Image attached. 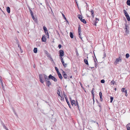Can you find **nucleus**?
<instances>
[{
  "label": "nucleus",
  "mask_w": 130,
  "mask_h": 130,
  "mask_svg": "<svg viewBox=\"0 0 130 130\" xmlns=\"http://www.w3.org/2000/svg\"><path fill=\"white\" fill-rule=\"evenodd\" d=\"M39 80L40 82L42 84L44 83V81L43 80V77L44 78L45 81L46 82V86L48 87H50V85H51V84L50 81L48 78L47 76L44 74H40L39 75Z\"/></svg>",
  "instance_id": "1"
},
{
  "label": "nucleus",
  "mask_w": 130,
  "mask_h": 130,
  "mask_svg": "<svg viewBox=\"0 0 130 130\" xmlns=\"http://www.w3.org/2000/svg\"><path fill=\"white\" fill-rule=\"evenodd\" d=\"M49 79H51L54 80L55 82L57 81V79L53 76H52L51 74H50L48 77Z\"/></svg>",
  "instance_id": "2"
},
{
  "label": "nucleus",
  "mask_w": 130,
  "mask_h": 130,
  "mask_svg": "<svg viewBox=\"0 0 130 130\" xmlns=\"http://www.w3.org/2000/svg\"><path fill=\"white\" fill-rule=\"evenodd\" d=\"M122 61V58L120 56L118 58L116 59V60L115 62V64H118L119 62H121Z\"/></svg>",
  "instance_id": "3"
},
{
  "label": "nucleus",
  "mask_w": 130,
  "mask_h": 130,
  "mask_svg": "<svg viewBox=\"0 0 130 130\" xmlns=\"http://www.w3.org/2000/svg\"><path fill=\"white\" fill-rule=\"evenodd\" d=\"M59 56L60 57H63L64 55V51L62 50H60L59 51Z\"/></svg>",
  "instance_id": "4"
},
{
  "label": "nucleus",
  "mask_w": 130,
  "mask_h": 130,
  "mask_svg": "<svg viewBox=\"0 0 130 130\" xmlns=\"http://www.w3.org/2000/svg\"><path fill=\"white\" fill-rule=\"evenodd\" d=\"M62 74L64 78L66 79H67L68 77L67 75L64 71H63L62 72Z\"/></svg>",
  "instance_id": "5"
},
{
  "label": "nucleus",
  "mask_w": 130,
  "mask_h": 130,
  "mask_svg": "<svg viewBox=\"0 0 130 130\" xmlns=\"http://www.w3.org/2000/svg\"><path fill=\"white\" fill-rule=\"evenodd\" d=\"M41 40L42 42H45L46 41V38L44 35H43L42 36Z\"/></svg>",
  "instance_id": "6"
},
{
  "label": "nucleus",
  "mask_w": 130,
  "mask_h": 130,
  "mask_svg": "<svg viewBox=\"0 0 130 130\" xmlns=\"http://www.w3.org/2000/svg\"><path fill=\"white\" fill-rule=\"evenodd\" d=\"M65 99H66V101L67 104H68V105L69 106V107L70 108H71V105H70V103H69V102L68 101L67 97H65Z\"/></svg>",
  "instance_id": "7"
},
{
  "label": "nucleus",
  "mask_w": 130,
  "mask_h": 130,
  "mask_svg": "<svg viewBox=\"0 0 130 130\" xmlns=\"http://www.w3.org/2000/svg\"><path fill=\"white\" fill-rule=\"evenodd\" d=\"M99 95H100V100L101 101H102L103 99L102 98V92H99Z\"/></svg>",
  "instance_id": "8"
},
{
  "label": "nucleus",
  "mask_w": 130,
  "mask_h": 130,
  "mask_svg": "<svg viewBox=\"0 0 130 130\" xmlns=\"http://www.w3.org/2000/svg\"><path fill=\"white\" fill-rule=\"evenodd\" d=\"M43 29L45 34H46L47 32H48L47 29L45 26H44L43 27Z\"/></svg>",
  "instance_id": "9"
},
{
  "label": "nucleus",
  "mask_w": 130,
  "mask_h": 130,
  "mask_svg": "<svg viewBox=\"0 0 130 130\" xmlns=\"http://www.w3.org/2000/svg\"><path fill=\"white\" fill-rule=\"evenodd\" d=\"M125 16L126 17L127 20L128 21H130V18L128 14L127 15H125Z\"/></svg>",
  "instance_id": "10"
},
{
  "label": "nucleus",
  "mask_w": 130,
  "mask_h": 130,
  "mask_svg": "<svg viewBox=\"0 0 130 130\" xmlns=\"http://www.w3.org/2000/svg\"><path fill=\"white\" fill-rule=\"evenodd\" d=\"M6 10L7 12L9 13L10 12V7H7L6 8Z\"/></svg>",
  "instance_id": "11"
},
{
  "label": "nucleus",
  "mask_w": 130,
  "mask_h": 130,
  "mask_svg": "<svg viewBox=\"0 0 130 130\" xmlns=\"http://www.w3.org/2000/svg\"><path fill=\"white\" fill-rule=\"evenodd\" d=\"M84 61L85 63L87 65H89L88 61L87 59H85L84 60Z\"/></svg>",
  "instance_id": "12"
},
{
  "label": "nucleus",
  "mask_w": 130,
  "mask_h": 130,
  "mask_svg": "<svg viewBox=\"0 0 130 130\" xmlns=\"http://www.w3.org/2000/svg\"><path fill=\"white\" fill-rule=\"evenodd\" d=\"M64 67L65 68L67 67V64L64 63L63 60L61 61Z\"/></svg>",
  "instance_id": "13"
},
{
  "label": "nucleus",
  "mask_w": 130,
  "mask_h": 130,
  "mask_svg": "<svg viewBox=\"0 0 130 130\" xmlns=\"http://www.w3.org/2000/svg\"><path fill=\"white\" fill-rule=\"evenodd\" d=\"M75 101L74 100H71V105L73 106V105L75 104Z\"/></svg>",
  "instance_id": "14"
},
{
  "label": "nucleus",
  "mask_w": 130,
  "mask_h": 130,
  "mask_svg": "<svg viewBox=\"0 0 130 130\" xmlns=\"http://www.w3.org/2000/svg\"><path fill=\"white\" fill-rule=\"evenodd\" d=\"M78 17L80 20V21H81L83 19L81 15L80 14H78Z\"/></svg>",
  "instance_id": "15"
},
{
  "label": "nucleus",
  "mask_w": 130,
  "mask_h": 130,
  "mask_svg": "<svg viewBox=\"0 0 130 130\" xmlns=\"http://www.w3.org/2000/svg\"><path fill=\"white\" fill-rule=\"evenodd\" d=\"M130 125V123H129L126 125V128L127 130H130V127L128 126Z\"/></svg>",
  "instance_id": "16"
},
{
  "label": "nucleus",
  "mask_w": 130,
  "mask_h": 130,
  "mask_svg": "<svg viewBox=\"0 0 130 130\" xmlns=\"http://www.w3.org/2000/svg\"><path fill=\"white\" fill-rule=\"evenodd\" d=\"M81 32H78L79 37V38L82 40V41H83L82 40V37H81Z\"/></svg>",
  "instance_id": "17"
},
{
  "label": "nucleus",
  "mask_w": 130,
  "mask_h": 130,
  "mask_svg": "<svg viewBox=\"0 0 130 130\" xmlns=\"http://www.w3.org/2000/svg\"><path fill=\"white\" fill-rule=\"evenodd\" d=\"M34 52L35 53H37V48H34L33 50Z\"/></svg>",
  "instance_id": "18"
},
{
  "label": "nucleus",
  "mask_w": 130,
  "mask_h": 130,
  "mask_svg": "<svg viewBox=\"0 0 130 130\" xmlns=\"http://www.w3.org/2000/svg\"><path fill=\"white\" fill-rule=\"evenodd\" d=\"M70 37L71 38H73V35L72 33L71 32H70Z\"/></svg>",
  "instance_id": "19"
},
{
  "label": "nucleus",
  "mask_w": 130,
  "mask_h": 130,
  "mask_svg": "<svg viewBox=\"0 0 130 130\" xmlns=\"http://www.w3.org/2000/svg\"><path fill=\"white\" fill-rule=\"evenodd\" d=\"M80 25H79L78 27V32H81V30L80 29Z\"/></svg>",
  "instance_id": "20"
},
{
  "label": "nucleus",
  "mask_w": 130,
  "mask_h": 130,
  "mask_svg": "<svg viewBox=\"0 0 130 130\" xmlns=\"http://www.w3.org/2000/svg\"><path fill=\"white\" fill-rule=\"evenodd\" d=\"M96 21L95 22V23H94V25L95 26H96V23H97V21H99V19L96 18H95Z\"/></svg>",
  "instance_id": "21"
},
{
  "label": "nucleus",
  "mask_w": 130,
  "mask_h": 130,
  "mask_svg": "<svg viewBox=\"0 0 130 130\" xmlns=\"http://www.w3.org/2000/svg\"><path fill=\"white\" fill-rule=\"evenodd\" d=\"M127 4L129 6H130V0H127L126 2Z\"/></svg>",
  "instance_id": "22"
},
{
  "label": "nucleus",
  "mask_w": 130,
  "mask_h": 130,
  "mask_svg": "<svg viewBox=\"0 0 130 130\" xmlns=\"http://www.w3.org/2000/svg\"><path fill=\"white\" fill-rule=\"evenodd\" d=\"M123 12L125 16V15H126L128 14V13L126 11V10L125 9L123 10Z\"/></svg>",
  "instance_id": "23"
},
{
  "label": "nucleus",
  "mask_w": 130,
  "mask_h": 130,
  "mask_svg": "<svg viewBox=\"0 0 130 130\" xmlns=\"http://www.w3.org/2000/svg\"><path fill=\"white\" fill-rule=\"evenodd\" d=\"M81 21L84 24H86V21L85 19H83Z\"/></svg>",
  "instance_id": "24"
},
{
  "label": "nucleus",
  "mask_w": 130,
  "mask_h": 130,
  "mask_svg": "<svg viewBox=\"0 0 130 130\" xmlns=\"http://www.w3.org/2000/svg\"><path fill=\"white\" fill-rule=\"evenodd\" d=\"M28 8L29 9V11L30 12V14L33 13V12L31 11V10L30 9V7L28 6Z\"/></svg>",
  "instance_id": "25"
},
{
  "label": "nucleus",
  "mask_w": 130,
  "mask_h": 130,
  "mask_svg": "<svg viewBox=\"0 0 130 130\" xmlns=\"http://www.w3.org/2000/svg\"><path fill=\"white\" fill-rule=\"evenodd\" d=\"M110 103L112 102V101L113 99V97H112V96L110 97Z\"/></svg>",
  "instance_id": "26"
},
{
  "label": "nucleus",
  "mask_w": 130,
  "mask_h": 130,
  "mask_svg": "<svg viewBox=\"0 0 130 130\" xmlns=\"http://www.w3.org/2000/svg\"><path fill=\"white\" fill-rule=\"evenodd\" d=\"M95 57V58L96 60L95 59H94V62L95 63V67H96V64H97L96 61H97V59L96 58V57Z\"/></svg>",
  "instance_id": "27"
},
{
  "label": "nucleus",
  "mask_w": 130,
  "mask_h": 130,
  "mask_svg": "<svg viewBox=\"0 0 130 130\" xmlns=\"http://www.w3.org/2000/svg\"><path fill=\"white\" fill-rule=\"evenodd\" d=\"M74 105L75 106H77L78 108H79V106H78V103L77 102V101H76V102L75 103Z\"/></svg>",
  "instance_id": "28"
},
{
  "label": "nucleus",
  "mask_w": 130,
  "mask_h": 130,
  "mask_svg": "<svg viewBox=\"0 0 130 130\" xmlns=\"http://www.w3.org/2000/svg\"><path fill=\"white\" fill-rule=\"evenodd\" d=\"M58 75V77L60 79H62V75H61V74H59V75Z\"/></svg>",
  "instance_id": "29"
},
{
  "label": "nucleus",
  "mask_w": 130,
  "mask_h": 130,
  "mask_svg": "<svg viewBox=\"0 0 130 130\" xmlns=\"http://www.w3.org/2000/svg\"><path fill=\"white\" fill-rule=\"evenodd\" d=\"M90 12L91 13V15H93L94 14V11L93 10H91Z\"/></svg>",
  "instance_id": "30"
},
{
  "label": "nucleus",
  "mask_w": 130,
  "mask_h": 130,
  "mask_svg": "<svg viewBox=\"0 0 130 130\" xmlns=\"http://www.w3.org/2000/svg\"><path fill=\"white\" fill-rule=\"evenodd\" d=\"M2 125L4 127V128L5 129H6L7 128L6 127V126H5V125L4 123H2Z\"/></svg>",
  "instance_id": "31"
},
{
  "label": "nucleus",
  "mask_w": 130,
  "mask_h": 130,
  "mask_svg": "<svg viewBox=\"0 0 130 130\" xmlns=\"http://www.w3.org/2000/svg\"><path fill=\"white\" fill-rule=\"evenodd\" d=\"M129 55L128 53H127L126 54V58H128L129 57Z\"/></svg>",
  "instance_id": "32"
},
{
  "label": "nucleus",
  "mask_w": 130,
  "mask_h": 130,
  "mask_svg": "<svg viewBox=\"0 0 130 130\" xmlns=\"http://www.w3.org/2000/svg\"><path fill=\"white\" fill-rule=\"evenodd\" d=\"M57 94H58V95L60 96V97H61V96H60V92L58 90L57 91Z\"/></svg>",
  "instance_id": "33"
},
{
  "label": "nucleus",
  "mask_w": 130,
  "mask_h": 130,
  "mask_svg": "<svg viewBox=\"0 0 130 130\" xmlns=\"http://www.w3.org/2000/svg\"><path fill=\"white\" fill-rule=\"evenodd\" d=\"M62 16H63V18L64 19H65V20H67V19H66V18L64 15L62 13Z\"/></svg>",
  "instance_id": "34"
},
{
  "label": "nucleus",
  "mask_w": 130,
  "mask_h": 130,
  "mask_svg": "<svg viewBox=\"0 0 130 130\" xmlns=\"http://www.w3.org/2000/svg\"><path fill=\"white\" fill-rule=\"evenodd\" d=\"M125 88H122L121 89V91L122 92H124Z\"/></svg>",
  "instance_id": "35"
},
{
  "label": "nucleus",
  "mask_w": 130,
  "mask_h": 130,
  "mask_svg": "<svg viewBox=\"0 0 130 130\" xmlns=\"http://www.w3.org/2000/svg\"><path fill=\"white\" fill-rule=\"evenodd\" d=\"M50 59L54 63V61L53 60L52 58L51 57V56H50Z\"/></svg>",
  "instance_id": "36"
},
{
  "label": "nucleus",
  "mask_w": 130,
  "mask_h": 130,
  "mask_svg": "<svg viewBox=\"0 0 130 130\" xmlns=\"http://www.w3.org/2000/svg\"><path fill=\"white\" fill-rule=\"evenodd\" d=\"M105 80L104 79H102L101 81V82L102 83H103L105 82Z\"/></svg>",
  "instance_id": "37"
},
{
  "label": "nucleus",
  "mask_w": 130,
  "mask_h": 130,
  "mask_svg": "<svg viewBox=\"0 0 130 130\" xmlns=\"http://www.w3.org/2000/svg\"><path fill=\"white\" fill-rule=\"evenodd\" d=\"M124 92L125 93V96H127V90H125Z\"/></svg>",
  "instance_id": "38"
},
{
  "label": "nucleus",
  "mask_w": 130,
  "mask_h": 130,
  "mask_svg": "<svg viewBox=\"0 0 130 130\" xmlns=\"http://www.w3.org/2000/svg\"><path fill=\"white\" fill-rule=\"evenodd\" d=\"M115 83V82L113 80H112L111 81V84H113V85H114V84Z\"/></svg>",
  "instance_id": "39"
},
{
  "label": "nucleus",
  "mask_w": 130,
  "mask_h": 130,
  "mask_svg": "<svg viewBox=\"0 0 130 130\" xmlns=\"http://www.w3.org/2000/svg\"><path fill=\"white\" fill-rule=\"evenodd\" d=\"M13 112H14V113L16 115H17V114L16 113V112H15V110L13 108Z\"/></svg>",
  "instance_id": "40"
},
{
  "label": "nucleus",
  "mask_w": 130,
  "mask_h": 130,
  "mask_svg": "<svg viewBox=\"0 0 130 130\" xmlns=\"http://www.w3.org/2000/svg\"><path fill=\"white\" fill-rule=\"evenodd\" d=\"M104 56L103 57V59H104H104L106 57V54H105V52H104Z\"/></svg>",
  "instance_id": "41"
},
{
  "label": "nucleus",
  "mask_w": 130,
  "mask_h": 130,
  "mask_svg": "<svg viewBox=\"0 0 130 130\" xmlns=\"http://www.w3.org/2000/svg\"><path fill=\"white\" fill-rule=\"evenodd\" d=\"M58 47L59 49L61 47V44H59L58 45Z\"/></svg>",
  "instance_id": "42"
},
{
  "label": "nucleus",
  "mask_w": 130,
  "mask_h": 130,
  "mask_svg": "<svg viewBox=\"0 0 130 130\" xmlns=\"http://www.w3.org/2000/svg\"><path fill=\"white\" fill-rule=\"evenodd\" d=\"M32 19L34 20V21H35L36 20V19L35 18V17H34V16H33L32 17Z\"/></svg>",
  "instance_id": "43"
},
{
  "label": "nucleus",
  "mask_w": 130,
  "mask_h": 130,
  "mask_svg": "<svg viewBox=\"0 0 130 130\" xmlns=\"http://www.w3.org/2000/svg\"><path fill=\"white\" fill-rule=\"evenodd\" d=\"M125 29H126L125 32H126V31H127V25H125Z\"/></svg>",
  "instance_id": "44"
},
{
  "label": "nucleus",
  "mask_w": 130,
  "mask_h": 130,
  "mask_svg": "<svg viewBox=\"0 0 130 130\" xmlns=\"http://www.w3.org/2000/svg\"><path fill=\"white\" fill-rule=\"evenodd\" d=\"M60 59L61 61L63 60V58L62 57H60Z\"/></svg>",
  "instance_id": "45"
},
{
  "label": "nucleus",
  "mask_w": 130,
  "mask_h": 130,
  "mask_svg": "<svg viewBox=\"0 0 130 130\" xmlns=\"http://www.w3.org/2000/svg\"><path fill=\"white\" fill-rule=\"evenodd\" d=\"M91 93L92 94V95H94V94H93V90H91Z\"/></svg>",
  "instance_id": "46"
},
{
  "label": "nucleus",
  "mask_w": 130,
  "mask_h": 130,
  "mask_svg": "<svg viewBox=\"0 0 130 130\" xmlns=\"http://www.w3.org/2000/svg\"><path fill=\"white\" fill-rule=\"evenodd\" d=\"M17 44L18 45V47H19V48H20V50H21V47L20 46L19 43H18Z\"/></svg>",
  "instance_id": "47"
},
{
  "label": "nucleus",
  "mask_w": 130,
  "mask_h": 130,
  "mask_svg": "<svg viewBox=\"0 0 130 130\" xmlns=\"http://www.w3.org/2000/svg\"><path fill=\"white\" fill-rule=\"evenodd\" d=\"M55 69L56 71H59L58 69L56 67H55Z\"/></svg>",
  "instance_id": "48"
},
{
  "label": "nucleus",
  "mask_w": 130,
  "mask_h": 130,
  "mask_svg": "<svg viewBox=\"0 0 130 130\" xmlns=\"http://www.w3.org/2000/svg\"><path fill=\"white\" fill-rule=\"evenodd\" d=\"M72 78V75H71V76H70V77H68V79H69L70 80L71 78Z\"/></svg>",
  "instance_id": "49"
},
{
  "label": "nucleus",
  "mask_w": 130,
  "mask_h": 130,
  "mask_svg": "<svg viewBox=\"0 0 130 130\" xmlns=\"http://www.w3.org/2000/svg\"><path fill=\"white\" fill-rule=\"evenodd\" d=\"M57 74L58 75H59V74H60L59 72V71H57Z\"/></svg>",
  "instance_id": "50"
},
{
  "label": "nucleus",
  "mask_w": 130,
  "mask_h": 130,
  "mask_svg": "<svg viewBox=\"0 0 130 130\" xmlns=\"http://www.w3.org/2000/svg\"><path fill=\"white\" fill-rule=\"evenodd\" d=\"M92 96H93L92 99H93V103H94V95H92Z\"/></svg>",
  "instance_id": "51"
},
{
  "label": "nucleus",
  "mask_w": 130,
  "mask_h": 130,
  "mask_svg": "<svg viewBox=\"0 0 130 130\" xmlns=\"http://www.w3.org/2000/svg\"><path fill=\"white\" fill-rule=\"evenodd\" d=\"M45 35H46V36L49 35V34L48 32H47L46 34H45Z\"/></svg>",
  "instance_id": "52"
},
{
  "label": "nucleus",
  "mask_w": 130,
  "mask_h": 130,
  "mask_svg": "<svg viewBox=\"0 0 130 130\" xmlns=\"http://www.w3.org/2000/svg\"><path fill=\"white\" fill-rule=\"evenodd\" d=\"M57 35L58 36H60V34H59V33L58 32L57 33Z\"/></svg>",
  "instance_id": "53"
},
{
  "label": "nucleus",
  "mask_w": 130,
  "mask_h": 130,
  "mask_svg": "<svg viewBox=\"0 0 130 130\" xmlns=\"http://www.w3.org/2000/svg\"><path fill=\"white\" fill-rule=\"evenodd\" d=\"M16 41L17 44L18 43H19L18 42V41L17 39V40H16Z\"/></svg>",
  "instance_id": "54"
},
{
  "label": "nucleus",
  "mask_w": 130,
  "mask_h": 130,
  "mask_svg": "<svg viewBox=\"0 0 130 130\" xmlns=\"http://www.w3.org/2000/svg\"><path fill=\"white\" fill-rule=\"evenodd\" d=\"M31 17H32L33 16H34L33 13H32L31 14Z\"/></svg>",
  "instance_id": "55"
},
{
  "label": "nucleus",
  "mask_w": 130,
  "mask_h": 130,
  "mask_svg": "<svg viewBox=\"0 0 130 130\" xmlns=\"http://www.w3.org/2000/svg\"><path fill=\"white\" fill-rule=\"evenodd\" d=\"M63 95H64V96L65 98V97H67V96H66V95H65V94H64V93H63Z\"/></svg>",
  "instance_id": "56"
},
{
  "label": "nucleus",
  "mask_w": 130,
  "mask_h": 130,
  "mask_svg": "<svg viewBox=\"0 0 130 130\" xmlns=\"http://www.w3.org/2000/svg\"><path fill=\"white\" fill-rule=\"evenodd\" d=\"M46 37L47 38H49V35L46 36Z\"/></svg>",
  "instance_id": "57"
},
{
  "label": "nucleus",
  "mask_w": 130,
  "mask_h": 130,
  "mask_svg": "<svg viewBox=\"0 0 130 130\" xmlns=\"http://www.w3.org/2000/svg\"><path fill=\"white\" fill-rule=\"evenodd\" d=\"M35 67H36V66L34 64L33 65V67L34 68H35Z\"/></svg>",
  "instance_id": "58"
},
{
  "label": "nucleus",
  "mask_w": 130,
  "mask_h": 130,
  "mask_svg": "<svg viewBox=\"0 0 130 130\" xmlns=\"http://www.w3.org/2000/svg\"><path fill=\"white\" fill-rule=\"evenodd\" d=\"M50 56H51L50 55H49L48 56V57L50 58Z\"/></svg>",
  "instance_id": "59"
},
{
  "label": "nucleus",
  "mask_w": 130,
  "mask_h": 130,
  "mask_svg": "<svg viewBox=\"0 0 130 130\" xmlns=\"http://www.w3.org/2000/svg\"><path fill=\"white\" fill-rule=\"evenodd\" d=\"M2 79V77L1 76H0V80H1Z\"/></svg>",
  "instance_id": "60"
},
{
  "label": "nucleus",
  "mask_w": 130,
  "mask_h": 130,
  "mask_svg": "<svg viewBox=\"0 0 130 130\" xmlns=\"http://www.w3.org/2000/svg\"><path fill=\"white\" fill-rule=\"evenodd\" d=\"M92 17L93 18L94 17V14L93 15H91Z\"/></svg>",
  "instance_id": "61"
},
{
  "label": "nucleus",
  "mask_w": 130,
  "mask_h": 130,
  "mask_svg": "<svg viewBox=\"0 0 130 130\" xmlns=\"http://www.w3.org/2000/svg\"><path fill=\"white\" fill-rule=\"evenodd\" d=\"M94 89L93 88L92 89V90L94 91Z\"/></svg>",
  "instance_id": "62"
},
{
  "label": "nucleus",
  "mask_w": 130,
  "mask_h": 130,
  "mask_svg": "<svg viewBox=\"0 0 130 130\" xmlns=\"http://www.w3.org/2000/svg\"><path fill=\"white\" fill-rule=\"evenodd\" d=\"M115 89V91H116V90H117V88H115V89Z\"/></svg>",
  "instance_id": "63"
},
{
  "label": "nucleus",
  "mask_w": 130,
  "mask_h": 130,
  "mask_svg": "<svg viewBox=\"0 0 130 130\" xmlns=\"http://www.w3.org/2000/svg\"><path fill=\"white\" fill-rule=\"evenodd\" d=\"M76 55H78V52H77V53H76Z\"/></svg>",
  "instance_id": "64"
}]
</instances>
